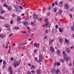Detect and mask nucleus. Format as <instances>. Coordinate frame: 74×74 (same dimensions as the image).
<instances>
[{
	"label": "nucleus",
	"mask_w": 74,
	"mask_h": 74,
	"mask_svg": "<svg viewBox=\"0 0 74 74\" xmlns=\"http://www.w3.org/2000/svg\"><path fill=\"white\" fill-rule=\"evenodd\" d=\"M42 53H41V54H40V55L39 56V60L38 61L39 63H40L41 62H42V60L44 59V57L42 56Z\"/></svg>",
	"instance_id": "obj_1"
},
{
	"label": "nucleus",
	"mask_w": 74,
	"mask_h": 74,
	"mask_svg": "<svg viewBox=\"0 0 74 74\" xmlns=\"http://www.w3.org/2000/svg\"><path fill=\"white\" fill-rule=\"evenodd\" d=\"M19 61H15L14 63H13V65L14 67H16V66H19Z\"/></svg>",
	"instance_id": "obj_2"
},
{
	"label": "nucleus",
	"mask_w": 74,
	"mask_h": 74,
	"mask_svg": "<svg viewBox=\"0 0 74 74\" xmlns=\"http://www.w3.org/2000/svg\"><path fill=\"white\" fill-rule=\"evenodd\" d=\"M9 71H10V74H13V71L12 67L10 66L8 69Z\"/></svg>",
	"instance_id": "obj_3"
},
{
	"label": "nucleus",
	"mask_w": 74,
	"mask_h": 74,
	"mask_svg": "<svg viewBox=\"0 0 74 74\" xmlns=\"http://www.w3.org/2000/svg\"><path fill=\"white\" fill-rule=\"evenodd\" d=\"M67 56H65L64 57V59L66 61H68V60H69L70 59V58L69 57H66Z\"/></svg>",
	"instance_id": "obj_4"
},
{
	"label": "nucleus",
	"mask_w": 74,
	"mask_h": 74,
	"mask_svg": "<svg viewBox=\"0 0 74 74\" xmlns=\"http://www.w3.org/2000/svg\"><path fill=\"white\" fill-rule=\"evenodd\" d=\"M45 23H46L45 25V27H48V26L49 25V23H48V19H47L46 21L45 20Z\"/></svg>",
	"instance_id": "obj_5"
},
{
	"label": "nucleus",
	"mask_w": 74,
	"mask_h": 74,
	"mask_svg": "<svg viewBox=\"0 0 74 74\" xmlns=\"http://www.w3.org/2000/svg\"><path fill=\"white\" fill-rule=\"evenodd\" d=\"M63 5V3L62 1H61L59 2V6L60 7H62Z\"/></svg>",
	"instance_id": "obj_6"
},
{
	"label": "nucleus",
	"mask_w": 74,
	"mask_h": 74,
	"mask_svg": "<svg viewBox=\"0 0 74 74\" xmlns=\"http://www.w3.org/2000/svg\"><path fill=\"white\" fill-rule=\"evenodd\" d=\"M50 50L51 52H54L55 51V49L54 48L52 47H51L50 48Z\"/></svg>",
	"instance_id": "obj_7"
},
{
	"label": "nucleus",
	"mask_w": 74,
	"mask_h": 74,
	"mask_svg": "<svg viewBox=\"0 0 74 74\" xmlns=\"http://www.w3.org/2000/svg\"><path fill=\"white\" fill-rule=\"evenodd\" d=\"M34 47H36V48H38L40 47V44L39 43L37 44V43H35L34 44Z\"/></svg>",
	"instance_id": "obj_8"
},
{
	"label": "nucleus",
	"mask_w": 74,
	"mask_h": 74,
	"mask_svg": "<svg viewBox=\"0 0 74 74\" xmlns=\"http://www.w3.org/2000/svg\"><path fill=\"white\" fill-rule=\"evenodd\" d=\"M14 7L15 10H16V12H18V8H19V6L18 5H15L14 6Z\"/></svg>",
	"instance_id": "obj_9"
},
{
	"label": "nucleus",
	"mask_w": 74,
	"mask_h": 74,
	"mask_svg": "<svg viewBox=\"0 0 74 74\" xmlns=\"http://www.w3.org/2000/svg\"><path fill=\"white\" fill-rule=\"evenodd\" d=\"M64 7V9H66V10H68L69 8V6L68 4H66L65 5Z\"/></svg>",
	"instance_id": "obj_10"
},
{
	"label": "nucleus",
	"mask_w": 74,
	"mask_h": 74,
	"mask_svg": "<svg viewBox=\"0 0 74 74\" xmlns=\"http://www.w3.org/2000/svg\"><path fill=\"white\" fill-rule=\"evenodd\" d=\"M23 23L24 25V26H28V23H27V22H26V21H24L23 22Z\"/></svg>",
	"instance_id": "obj_11"
},
{
	"label": "nucleus",
	"mask_w": 74,
	"mask_h": 74,
	"mask_svg": "<svg viewBox=\"0 0 74 74\" xmlns=\"http://www.w3.org/2000/svg\"><path fill=\"white\" fill-rule=\"evenodd\" d=\"M6 36V35L5 34L3 35V34H0V38H4Z\"/></svg>",
	"instance_id": "obj_12"
},
{
	"label": "nucleus",
	"mask_w": 74,
	"mask_h": 74,
	"mask_svg": "<svg viewBox=\"0 0 74 74\" xmlns=\"http://www.w3.org/2000/svg\"><path fill=\"white\" fill-rule=\"evenodd\" d=\"M66 52L68 53H69V52H70V49L69 48H66Z\"/></svg>",
	"instance_id": "obj_13"
},
{
	"label": "nucleus",
	"mask_w": 74,
	"mask_h": 74,
	"mask_svg": "<svg viewBox=\"0 0 74 74\" xmlns=\"http://www.w3.org/2000/svg\"><path fill=\"white\" fill-rule=\"evenodd\" d=\"M34 16V19H36L37 18V15H36L35 13H34L33 14Z\"/></svg>",
	"instance_id": "obj_14"
},
{
	"label": "nucleus",
	"mask_w": 74,
	"mask_h": 74,
	"mask_svg": "<svg viewBox=\"0 0 74 74\" xmlns=\"http://www.w3.org/2000/svg\"><path fill=\"white\" fill-rule=\"evenodd\" d=\"M17 21H21L22 19V18H20V17L18 16H17Z\"/></svg>",
	"instance_id": "obj_15"
},
{
	"label": "nucleus",
	"mask_w": 74,
	"mask_h": 74,
	"mask_svg": "<svg viewBox=\"0 0 74 74\" xmlns=\"http://www.w3.org/2000/svg\"><path fill=\"white\" fill-rule=\"evenodd\" d=\"M57 52L58 55L59 56H60V55L61 52L60 50H57Z\"/></svg>",
	"instance_id": "obj_16"
},
{
	"label": "nucleus",
	"mask_w": 74,
	"mask_h": 74,
	"mask_svg": "<svg viewBox=\"0 0 74 74\" xmlns=\"http://www.w3.org/2000/svg\"><path fill=\"white\" fill-rule=\"evenodd\" d=\"M54 41V40L53 39V40H52L51 39H50L49 40V44H51Z\"/></svg>",
	"instance_id": "obj_17"
},
{
	"label": "nucleus",
	"mask_w": 74,
	"mask_h": 74,
	"mask_svg": "<svg viewBox=\"0 0 74 74\" xmlns=\"http://www.w3.org/2000/svg\"><path fill=\"white\" fill-rule=\"evenodd\" d=\"M36 73L38 74H40L41 73V71L40 69H38L36 71Z\"/></svg>",
	"instance_id": "obj_18"
},
{
	"label": "nucleus",
	"mask_w": 74,
	"mask_h": 74,
	"mask_svg": "<svg viewBox=\"0 0 74 74\" xmlns=\"http://www.w3.org/2000/svg\"><path fill=\"white\" fill-rule=\"evenodd\" d=\"M60 43H62L63 42V39L62 38H60Z\"/></svg>",
	"instance_id": "obj_19"
},
{
	"label": "nucleus",
	"mask_w": 74,
	"mask_h": 74,
	"mask_svg": "<svg viewBox=\"0 0 74 74\" xmlns=\"http://www.w3.org/2000/svg\"><path fill=\"white\" fill-rule=\"evenodd\" d=\"M12 9V7H11V6H9V7H8V9L9 11H11Z\"/></svg>",
	"instance_id": "obj_20"
},
{
	"label": "nucleus",
	"mask_w": 74,
	"mask_h": 74,
	"mask_svg": "<svg viewBox=\"0 0 74 74\" xmlns=\"http://www.w3.org/2000/svg\"><path fill=\"white\" fill-rule=\"evenodd\" d=\"M4 26L6 27V28H8L10 26L8 24H5L4 25Z\"/></svg>",
	"instance_id": "obj_21"
},
{
	"label": "nucleus",
	"mask_w": 74,
	"mask_h": 74,
	"mask_svg": "<svg viewBox=\"0 0 74 74\" xmlns=\"http://www.w3.org/2000/svg\"><path fill=\"white\" fill-rule=\"evenodd\" d=\"M51 73L53 74L55 73V69H53L51 70Z\"/></svg>",
	"instance_id": "obj_22"
},
{
	"label": "nucleus",
	"mask_w": 74,
	"mask_h": 74,
	"mask_svg": "<svg viewBox=\"0 0 74 74\" xmlns=\"http://www.w3.org/2000/svg\"><path fill=\"white\" fill-rule=\"evenodd\" d=\"M62 53L63 55H64L63 56L64 57V56H67V54L65 53V52L64 51H63L62 52Z\"/></svg>",
	"instance_id": "obj_23"
},
{
	"label": "nucleus",
	"mask_w": 74,
	"mask_h": 74,
	"mask_svg": "<svg viewBox=\"0 0 74 74\" xmlns=\"http://www.w3.org/2000/svg\"><path fill=\"white\" fill-rule=\"evenodd\" d=\"M34 68H35V66L34 65H32L31 66V69L32 70H33L34 69Z\"/></svg>",
	"instance_id": "obj_24"
},
{
	"label": "nucleus",
	"mask_w": 74,
	"mask_h": 74,
	"mask_svg": "<svg viewBox=\"0 0 74 74\" xmlns=\"http://www.w3.org/2000/svg\"><path fill=\"white\" fill-rule=\"evenodd\" d=\"M59 70L58 69L56 71V72H55L56 74H58V73H59Z\"/></svg>",
	"instance_id": "obj_25"
},
{
	"label": "nucleus",
	"mask_w": 74,
	"mask_h": 74,
	"mask_svg": "<svg viewBox=\"0 0 74 74\" xmlns=\"http://www.w3.org/2000/svg\"><path fill=\"white\" fill-rule=\"evenodd\" d=\"M62 9H60L59 12V14H62Z\"/></svg>",
	"instance_id": "obj_26"
},
{
	"label": "nucleus",
	"mask_w": 74,
	"mask_h": 74,
	"mask_svg": "<svg viewBox=\"0 0 74 74\" xmlns=\"http://www.w3.org/2000/svg\"><path fill=\"white\" fill-rule=\"evenodd\" d=\"M14 29L16 30H18V29H19V27H14Z\"/></svg>",
	"instance_id": "obj_27"
},
{
	"label": "nucleus",
	"mask_w": 74,
	"mask_h": 74,
	"mask_svg": "<svg viewBox=\"0 0 74 74\" xmlns=\"http://www.w3.org/2000/svg\"><path fill=\"white\" fill-rule=\"evenodd\" d=\"M65 42H66V43H68L69 42V40H67V39L66 38L65 39Z\"/></svg>",
	"instance_id": "obj_28"
},
{
	"label": "nucleus",
	"mask_w": 74,
	"mask_h": 74,
	"mask_svg": "<svg viewBox=\"0 0 74 74\" xmlns=\"http://www.w3.org/2000/svg\"><path fill=\"white\" fill-rule=\"evenodd\" d=\"M0 19H5V17H2L1 16H0Z\"/></svg>",
	"instance_id": "obj_29"
},
{
	"label": "nucleus",
	"mask_w": 74,
	"mask_h": 74,
	"mask_svg": "<svg viewBox=\"0 0 74 74\" xmlns=\"http://www.w3.org/2000/svg\"><path fill=\"white\" fill-rule=\"evenodd\" d=\"M74 8H71V9H70V11H71L72 12H73V11H74Z\"/></svg>",
	"instance_id": "obj_30"
},
{
	"label": "nucleus",
	"mask_w": 74,
	"mask_h": 74,
	"mask_svg": "<svg viewBox=\"0 0 74 74\" xmlns=\"http://www.w3.org/2000/svg\"><path fill=\"white\" fill-rule=\"evenodd\" d=\"M3 6L4 7H6V8L8 7V5H7V4L5 3L4 4Z\"/></svg>",
	"instance_id": "obj_31"
},
{
	"label": "nucleus",
	"mask_w": 74,
	"mask_h": 74,
	"mask_svg": "<svg viewBox=\"0 0 74 74\" xmlns=\"http://www.w3.org/2000/svg\"><path fill=\"white\" fill-rule=\"evenodd\" d=\"M31 25H32V26H35V24H34L33 22L31 23Z\"/></svg>",
	"instance_id": "obj_32"
},
{
	"label": "nucleus",
	"mask_w": 74,
	"mask_h": 74,
	"mask_svg": "<svg viewBox=\"0 0 74 74\" xmlns=\"http://www.w3.org/2000/svg\"><path fill=\"white\" fill-rule=\"evenodd\" d=\"M59 30L60 32H61V33H62L63 32V30L61 28H60Z\"/></svg>",
	"instance_id": "obj_33"
},
{
	"label": "nucleus",
	"mask_w": 74,
	"mask_h": 74,
	"mask_svg": "<svg viewBox=\"0 0 74 74\" xmlns=\"http://www.w3.org/2000/svg\"><path fill=\"white\" fill-rule=\"evenodd\" d=\"M57 11V9L56 8H54V11L55 12H56Z\"/></svg>",
	"instance_id": "obj_34"
},
{
	"label": "nucleus",
	"mask_w": 74,
	"mask_h": 74,
	"mask_svg": "<svg viewBox=\"0 0 74 74\" xmlns=\"http://www.w3.org/2000/svg\"><path fill=\"white\" fill-rule=\"evenodd\" d=\"M3 64H7V62L5 61H3Z\"/></svg>",
	"instance_id": "obj_35"
},
{
	"label": "nucleus",
	"mask_w": 74,
	"mask_h": 74,
	"mask_svg": "<svg viewBox=\"0 0 74 74\" xmlns=\"http://www.w3.org/2000/svg\"><path fill=\"white\" fill-rule=\"evenodd\" d=\"M71 29L72 31H74V27H73L72 26L71 27Z\"/></svg>",
	"instance_id": "obj_36"
},
{
	"label": "nucleus",
	"mask_w": 74,
	"mask_h": 74,
	"mask_svg": "<svg viewBox=\"0 0 74 74\" xmlns=\"http://www.w3.org/2000/svg\"><path fill=\"white\" fill-rule=\"evenodd\" d=\"M60 60L62 63H64V60L63 59H61Z\"/></svg>",
	"instance_id": "obj_37"
},
{
	"label": "nucleus",
	"mask_w": 74,
	"mask_h": 74,
	"mask_svg": "<svg viewBox=\"0 0 74 74\" xmlns=\"http://www.w3.org/2000/svg\"><path fill=\"white\" fill-rule=\"evenodd\" d=\"M5 12V11L2 10L1 11V14H3V13H4Z\"/></svg>",
	"instance_id": "obj_38"
},
{
	"label": "nucleus",
	"mask_w": 74,
	"mask_h": 74,
	"mask_svg": "<svg viewBox=\"0 0 74 74\" xmlns=\"http://www.w3.org/2000/svg\"><path fill=\"white\" fill-rule=\"evenodd\" d=\"M60 64L59 62H57V66H60Z\"/></svg>",
	"instance_id": "obj_39"
},
{
	"label": "nucleus",
	"mask_w": 74,
	"mask_h": 74,
	"mask_svg": "<svg viewBox=\"0 0 74 74\" xmlns=\"http://www.w3.org/2000/svg\"><path fill=\"white\" fill-rule=\"evenodd\" d=\"M55 5H58V3L57 1H56V2H55Z\"/></svg>",
	"instance_id": "obj_40"
},
{
	"label": "nucleus",
	"mask_w": 74,
	"mask_h": 74,
	"mask_svg": "<svg viewBox=\"0 0 74 74\" xmlns=\"http://www.w3.org/2000/svg\"><path fill=\"white\" fill-rule=\"evenodd\" d=\"M42 49L43 51H45L46 48L45 47H43L42 48Z\"/></svg>",
	"instance_id": "obj_41"
},
{
	"label": "nucleus",
	"mask_w": 74,
	"mask_h": 74,
	"mask_svg": "<svg viewBox=\"0 0 74 74\" xmlns=\"http://www.w3.org/2000/svg\"><path fill=\"white\" fill-rule=\"evenodd\" d=\"M35 60L36 62H38V60L37 59V58L36 57L35 58Z\"/></svg>",
	"instance_id": "obj_42"
},
{
	"label": "nucleus",
	"mask_w": 74,
	"mask_h": 74,
	"mask_svg": "<svg viewBox=\"0 0 74 74\" xmlns=\"http://www.w3.org/2000/svg\"><path fill=\"white\" fill-rule=\"evenodd\" d=\"M51 9V7L50 6L49 7V8H48V10H50Z\"/></svg>",
	"instance_id": "obj_43"
},
{
	"label": "nucleus",
	"mask_w": 74,
	"mask_h": 74,
	"mask_svg": "<svg viewBox=\"0 0 74 74\" xmlns=\"http://www.w3.org/2000/svg\"><path fill=\"white\" fill-rule=\"evenodd\" d=\"M25 19L26 20L27 19H29V16H28L25 18Z\"/></svg>",
	"instance_id": "obj_44"
},
{
	"label": "nucleus",
	"mask_w": 74,
	"mask_h": 74,
	"mask_svg": "<svg viewBox=\"0 0 74 74\" xmlns=\"http://www.w3.org/2000/svg\"><path fill=\"white\" fill-rule=\"evenodd\" d=\"M45 32L46 33H47H47H48V30L47 29L45 31Z\"/></svg>",
	"instance_id": "obj_45"
},
{
	"label": "nucleus",
	"mask_w": 74,
	"mask_h": 74,
	"mask_svg": "<svg viewBox=\"0 0 74 74\" xmlns=\"http://www.w3.org/2000/svg\"><path fill=\"white\" fill-rule=\"evenodd\" d=\"M12 17H13V18H14L15 17V15L14 14H13L12 15Z\"/></svg>",
	"instance_id": "obj_46"
},
{
	"label": "nucleus",
	"mask_w": 74,
	"mask_h": 74,
	"mask_svg": "<svg viewBox=\"0 0 74 74\" xmlns=\"http://www.w3.org/2000/svg\"><path fill=\"white\" fill-rule=\"evenodd\" d=\"M69 66H72V63H71L69 64Z\"/></svg>",
	"instance_id": "obj_47"
},
{
	"label": "nucleus",
	"mask_w": 74,
	"mask_h": 74,
	"mask_svg": "<svg viewBox=\"0 0 74 74\" xmlns=\"http://www.w3.org/2000/svg\"><path fill=\"white\" fill-rule=\"evenodd\" d=\"M56 28V29H58V25H56L55 26Z\"/></svg>",
	"instance_id": "obj_48"
},
{
	"label": "nucleus",
	"mask_w": 74,
	"mask_h": 74,
	"mask_svg": "<svg viewBox=\"0 0 74 74\" xmlns=\"http://www.w3.org/2000/svg\"><path fill=\"white\" fill-rule=\"evenodd\" d=\"M52 7H54L55 6V3H53L52 4Z\"/></svg>",
	"instance_id": "obj_49"
},
{
	"label": "nucleus",
	"mask_w": 74,
	"mask_h": 74,
	"mask_svg": "<svg viewBox=\"0 0 74 74\" xmlns=\"http://www.w3.org/2000/svg\"><path fill=\"white\" fill-rule=\"evenodd\" d=\"M37 49H35L34 51V53H36V52H37Z\"/></svg>",
	"instance_id": "obj_50"
},
{
	"label": "nucleus",
	"mask_w": 74,
	"mask_h": 74,
	"mask_svg": "<svg viewBox=\"0 0 74 74\" xmlns=\"http://www.w3.org/2000/svg\"><path fill=\"white\" fill-rule=\"evenodd\" d=\"M11 60H12V61H13L14 60V58L12 57L11 58Z\"/></svg>",
	"instance_id": "obj_51"
},
{
	"label": "nucleus",
	"mask_w": 74,
	"mask_h": 74,
	"mask_svg": "<svg viewBox=\"0 0 74 74\" xmlns=\"http://www.w3.org/2000/svg\"><path fill=\"white\" fill-rule=\"evenodd\" d=\"M50 15V12H48V13H47V15L48 16H49V15Z\"/></svg>",
	"instance_id": "obj_52"
},
{
	"label": "nucleus",
	"mask_w": 74,
	"mask_h": 74,
	"mask_svg": "<svg viewBox=\"0 0 74 74\" xmlns=\"http://www.w3.org/2000/svg\"><path fill=\"white\" fill-rule=\"evenodd\" d=\"M27 29H28V30H29V29H30V27H27Z\"/></svg>",
	"instance_id": "obj_53"
},
{
	"label": "nucleus",
	"mask_w": 74,
	"mask_h": 74,
	"mask_svg": "<svg viewBox=\"0 0 74 74\" xmlns=\"http://www.w3.org/2000/svg\"><path fill=\"white\" fill-rule=\"evenodd\" d=\"M69 16H70V17H71V18H72V15L71 14H70Z\"/></svg>",
	"instance_id": "obj_54"
},
{
	"label": "nucleus",
	"mask_w": 74,
	"mask_h": 74,
	"mask_svg": "<svg viewBox=\"0 0 74 74\" xmlns=\"http://www.w3.org/2000/svg\"><path fill=\"white\" fill-rule=\"evenodd\" d=\"M11 50V49H10L8 51V53H10V51Z\"/></svg>",
	"instance_id": "obj_55"
},
{
	"label": "nucleus",
	"mask_w": 74,
	"mask_h": 74,
	"mask_svg": "<svg viewBox=\"0 0 74 74\" xmlns=\"http://www.w3.org/2000/svg\"><path fill=\"white\" fill-rule=\"evenodd\" d=\"M19 8H21V9H22L23 8H22V7L21 6H19Z\"/></svg>",
	"instance_id": "obj_56"
},
{
	"label": "nucleus",
	"mask_w": 74,
	"mask_h": 74,
	"mask_svg": "<svg viewBox=\"0 0 74 74\" xmlns=\"http://www.w3.org/2000/svg\"><path fill=\"white\" fill-rule=\"evenodd\" d=\"M11 24H12L13 23V22H12V20L10 22Z\"/></svg>",
	"instance_id": "obj_57"
},
{
	"label": "nucleus",
	"mask_w": 74,
	"mask_h": 74,
	"mask_svg": "<svg viewBox=\"0 0 74 74\" xmlns=\"http://www.w3.org/2000/svg\"><path fill=\"white\" fill-rule=\"evenodd\" d=\"M18 73L20 72L21 71V70H20V69H18Z\"/></svg>",
	"instance_id": "obj_58"
},
{
	"label": "nucleus",
	"mask_w": 74,
	"mask_h": 74,
	"mask_svg": "<svg viewBox=\"0 0 74 74\" xmlns=\"http://www.w3.org/2000/svg\"><path fill=\"white\" fill-rule=\"evenodd\" d=\"M18 49H21L22 48L21 47H19V46H18Z\"/></svg>",
	"instance_id": "obj_59"
},
{
	"label": "nucleus",
	"mask_w": 74,
	"mask_h": 74,
	"mask_svg": "<svg viewBox=\"0 0 74 74\" xmlns=\"http://www.w3.org/2000/svg\"><path fill=\"white\" fill-rule=\"evenodd\" d=\"M28 66H31V64H28Z\"/></svg>",
	"instance_id": "obj_60"
},
{
	"label": "nucleus",
	"mask_w": 74,
	"mask_h": 74,
	"mask_svg": "<svg viewBox=\"0 0 74 74\" xmlns=\"http://www.w3.org/2000/svg\"><path fill=\"white\" fill-rule=\"evenodd\" d=\"M72 27H74V21L73 22V25Z\"/></svg>",
	"instance_id": "obj_61"
},
{
	"label": "nucleus",
	"mask_w": 74,
	"mask_h": 74,
	"mask_svg": "<svg viewBox=\"0 0 74 74\" xmlns=\"http://www.w3.org/2000/svg\"><path fill=\"white\" fill-rule=\"evenodd\" d=\"M44 39H47V36H45V37H44Z\"/></svg>",
	"instance_id": "obj_62"
},
{
	"label": "nucleus",
	"mask_w": 74,
	"mask_h": 74,
	"mask_svg": "<svg viewBox=\"0 0 74 74\" xmlns=\"http://www.w3.org/2000/svg\"><path fill=\"white\" fill-rule=\"evenodd\" d=\"M73 73L74 74V69H73Z\"/></svg>",
	"instance_id": "obj_63"
},
{
	"label": "nucleus",
	"mask_w": 74,
	"mask_h": 74,
	"mask_svg": "<svg viewBox=\"0 0 74 74\" xmlns=\"http://www.w3.org/2000/svg\"><path fill=\"white\" fill-rule=\"evenodd\" d=\"M73 65L74 67V60H73Z\"/></svg>",
	"instance_id": "obj_64"
}]
</instances>
